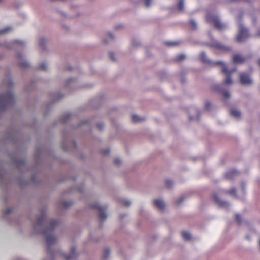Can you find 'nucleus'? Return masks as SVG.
Instances as JSON below:
<instances>
[{"instance_id": "35", "label": "nucleus", "mask_w": 260, "mask_h": 260, "mask_svg": "<svg viewBox=\"0 0 260 260\" xmlns=\"http://www.w3.org/2000/svg\"><path fill=\"white\" fill-rule=\"evenodd\" d=\"M114 162L115 164L116 165H119L120 164L121 162V160L119 158H116L115 160H114Z\"/></svg>"}, {"instance_id": "34", "label": "nucleus", "mask_w": 260, "mask_h": 260, "mask_svg": "<svg viewBox=\"0 0 260 260\" xmlns=\"http://www.w3.org/2000/svg\"><path fill=\"white\" fill-rule=\"evenodd\" d=\"M97 127L99 129L102 130L104 127V125L103 123H98L97 124Z\"/></svg>"}, {"instance_id": "29", "label": "nucleus", "mask_w": 260, "mask_h": 260, "mask_svg": "<svg viewBox=\"0 0 260 260\" xmlns=\"http://www.w3.org/2000/svg\"><path fill=\"white\" fill-rule=\"evenodd\" d=\"M4 212H5V213L6 214H10V213H12V209H11V208H7V209H5V211H4Z\"/></svg>"}, {"instance_id": "20", "label": "nucleus", "mask_w": 260, "mask_h": 260, "mask_svg": "<svg viewBox=\"0 0 260 260\" xmlns=\"http://www.w3.org/2000/svg\"><path fill=\"white\" fill-rule=\"evenodd\" d=\"M121 202L122 203V204L127 206V207H128L131 204H132V202L128 200H126V199H123L121 201Z\"/></svg>"}, {"instance_id": "24", "label": "nucleus", "mask_w": 260, "mask_h": 260, "mask_svg": "<svg viewBox=\"0 0 260 260\" xmlns=\"http://www.w3.org/2000/svg\"><path fill=\"white\" fill-rule=\"evenodd\" d=\"M62 204L66 208L70 207L72 205V203L69 201H63Z\"/></svg>"}, {"instance_id": "43", "label": "nucleus", "mask_w": 260, "mask_h": 260, "mask_svg": "<svg viewBox=\"0 0 260 260\" xmlns=\"http://www.w3.org/2000/svg\"><path fill=\"white\" fill-rule=\"evenodd\" d=\"M15 43H22V42H20L19 41H17V40L15 41Z\"/></svg>"}, {"instance_id": "44", "label": "nucleus", "mask_w": 260, "mask_h": 260, "mask_svg": "<svg viewBox=\"0 0 260 260\" xmlns=\"http://www.w3.org/2000/svg\"><path fill=\"white\" fill-rule=\"evenodd\" d=\"M11 44V43H9V44L7 45V47H8V48H10L11 47V45H10Z\"/></svg>"}, {"instance_id": "47", "label": "nucleus", "mask_w": 260, "mask_h": 260, "mask_svg": "<svg viewBox=\"0 0 260 260\" xmlns=\"http://www.w3.org/2000/svg\"><path fill=\"white\" fill-rule=\"evenodd\" d=\"M216 87L218 88V87H218V85H216Z\"/></svg>"}, {"instance_id": "9", "label": "nucleus", "mask_w": 260, "mask_h": 260, "mask_svg": "<svg viewBox=\"0 0 260 260\" xmlns=\"http://www.w3.org/2000/svg\"><path fill=\"white\" fill-rule=\"evenodd\" d=\"M154 206L159 210L163 211L166 207V204L162 199H155L153 201Z\"/></svg>"}, {"instance_id": "32", "label": "nucleus", "mask_w": 260, "mask_h": 260, "mask_svg": "<svg viewBox=\"0 0 260 260\" xmlns=\"http://www.w3.org/2000/svg\"><path fill=\"white\" fill-rule=\"evenodd\" d=\"M190 23H191L192 27H193V28L196 29L197 27V23L196 22V21L192 20H191Z\"/></svg>"}, {"instance_id": "19", "label": "nucleus", "mask_w": 260, "mask_h": 260, "mask_svg": "<svg viewBox=\"0 0 260 260\" xmlns=\"http://www.w3.org/2000/svg\"><path fill=\"white\" fill-rule=\"evenodd\" d=\"M215 47H217L218 48L222 50H229L230 48L228 47L224 46L223 45H220L219 43H217L215 45Z\"/></svg>"}, {"instance_id": "38", "label": "nucleus", "mask_w": 260, "mask_h": 260, "mask_svg": "<svg viewBox=\"0 0 260 260\" xmlns=\"http://www.w3.org/2000/svg\"><path fill=\"white\" fill-rule=\"evenodd\" d=\"M166 183H167V185L168 186V187H170V186H171V185H172V181H170V180H167V181H166Z\"/></svg>"}, {"instance_id": "12", "label": "nucleus", "mask_w": 260, "mask_h": 260, "mask_svg": "<svg viewBox=\"0 0 260 260\" xmlns=\"http://www.w3.org/2000/svg\"><path fill=\"white\" fill-rule=\"evenodd\" d=\"M231 114L236 118L241 117V113L239 110L237 109H232L231 110Z\"/></svg>"}, {"instance_id": "11", "label": "nucleus", "mask_w": 260, "mask_h": 260, "mask_svg": "<svg viewBox=\"0 0 260 260\" xmlns=\"http://www.w3.org/2000/svg\"><path fill=\"white\" fill-rule=\"evenodd\" d=\"M61 254L62 256V257L66 260L71 259V258H73L76 255L75 248V247L72 248V249L71 250V253L68 256H66L62 253Z\"/></svg>"}, {"instance_id": "25", "label": "nucleus", "mask_w": 260, "mask_h": 260, "mask_svg": "<svg viewBox=\"0 0 260 260\" xmlns=\"http://www.w3.org/2000/svg\"><path fill=\"white\" fill-rule=\"evenodd\" d=\"M224 96L227 99H229L231 96V94L228 91H221Z\"/></svg>"}, {"instance_id": "45", "label": "nucleus", "mask_w": 260, "mask_h": 260, "mask_svg": "<svg viewBox=\"0 0 260 260\" xmlns=\"http://www.w3.org/2000/svg\"><path fill=\"white\" fill-rule=\"evenodd\" d=\"M257 36L260 37V30L257 32Z\"/></svg>"}, {"instance_id": "42", "label": "nucleus", "mask_w": 260, "mask_h": 260, "mask_svg": "<svg viewBox=\"0 0 260 260\" xmlns=\"http://www.w3.org/2000/svg\"><path fill=\"white\" fill-rule=\"evenodd\" d=\"M109 36L111 38V39H113L114 38L113 36L112 35V34H109Z\"/></svg>"}, {"instance_id": "7", "label": "nucleus", "mask_w": 260, "mask_h": 260, "mask_svg": "<svg viewBox=\"0 0 260 260\" xmlns=\"http://www.w3.org/2000/svg\"><path fill=\"white\" fill-rule=\"evenodd\" d=\"M239 77L241 84L246 85L252 84V81L247 74L245 73L240 74Z\"/></svg>"}, {"instance_id": "21", "label": "nucleus", "mask_w": 260, "mask_h": 260, "mask_svg": "<svg viewBox=\"0 0 260 260\" xmlns=\"http://www.w3.org/2000/svg\"><path fill=\"white\" fill-rule=\"evenodd\" d=\"M165 44L168 46H174L177 45L178 43L177 42H167Z\"/></svg>"}, {"instance_id": "3", "label": "nucleus", "mask_w": 260, "mask_h": 260, "mask_svg": "<svg viewBox=\"0 0 260 260\" xmlns=\"http://www.w3.org/2000/svg\"><path fill=\"white\" fill-rule=\"evenodd\" d=\"M15 101V97L11 91L0 95V110L6 107Z\"/></svg>"}, {"instance_id": "33", "label": "nucleus", "mask_w": 260, "mask_h": 260, "mask_svg": "<svg viewBox=\"0 0 260 260\" xmlns=\"http://www.w3.org/2000/svg\"><path fill=\"white\" fill-rule=\"evenodd\" d=\"M236 220H237V221L240 223L241 222V217L238 214H237L236 215Z\"/></svg>"}, {"instance_id": "2", "label": "nucleus", "mask_w": 260, "mask_h": 260, "mask_svg": "<svg viewBox=\"0 0 260 260\" xmlns=\"http://www.w3.org/2000/svg\"><path fill=\"white\" fill-rule=\"evenodd\" d=\"M215 64H220L221 66V72L225 74L226 78L223 81V83L225 84L231 85L233 83V80L231 78V75L236 71V68H234L232 70H229L225 64L221 61H217L214 63Z\"/></svg>"}, {"instance_id": "18", "label": "nucleus", "mask_w": 260, "mask_h": 260, "mask_svg": "<svg viewBox=\"0 0 260 260\" xmlns=\"http://www.w3.org/2000/svg\"><path fill=\"white\" fill-rule=\"evenodd\" d=\"M224 192L230 194L231 196L234 197L235 198H237V195L236 192V189L233 188L231 190L225 191Z\"/></svg>"}, {"instance_id": "40", "label": "nucleus", "mask_w": 260, "mask_h": 260, "mask_svg": "<svg viewBox=\"0 0 260 260\" xmlns=\"http://www.w3.org/2000/svg\"><path fill=\"white\" fill-rule=\"evenodd\" d=\"M241 189H242V191L244 193V192H245V191H244V184H243V183H242V188H241Z\"/></svg>"}, {"instance_id": "16", "label": "nucleus", "mask_w": 260, "mask_h": 260, "mask_svg": "<svg viewBox=\"0 0 260 260\" xmlns=\"http://www.w3.org/2000/svg\"><path fill=\"white\" fill-rule=\"evenodd\" d=\"M13 30L11 27H7L5 28L0 29V35H4L7 34Z\"/></svg>"}, {"instance_id": "15", "label": "nucleus", "mask_w": 260, "mask_h": 260, "mask_svg": "<svg viewBox=\"0 0 260 260\" xmlns=\"http://www.w3.org/2000/svg\"><path fill=\"white\" fill-rule=\"evenodd\" d=\"M144 118L140 117L139 116L134 114L132 116V120L134 122H139L144 120Z\"/></svg>"}, {"instance_id": "6", "label": "nucleus", "mask_w": 260, "mask_h": 260, "mask_svg": "<svg viewBox=\"0 0 260 260\" xmlns=\"http://www.w3.org/2000/svg\"><path fill=\"white\" fill-rule=\"evenodd\" d=\"M18 62L22 68H27L29 67V63L25 59L23 55L20 53L18 54Z\"/></svg>"}, {"instance_id": "48", "label": "nucleus", "mask_w": 260, "mask_h": 260, "mask_svg": "<svg viewBox=\"0 0 260 260\" xmlns=\"http://www.w3.org/2000/svg\"><path fill=\"white\" fill-rule=\"evenodd\" d=\"M109 153V151H107V152H106V154H108Z\"/></svg>"}, {"instance_id": "27", "label": "nucleus", "mask_w": 260, "mask_h": 260, "mask_svg": "<svg viewBox=\"0 0 260 260\" xmlns=\"http://www.w3.org/2000/svg\"><path fill=\"white\" fill-rule=\"evenodd\" d=\"M178 7L180 10H184V3L182 1H181L178 5Z\"/></svg>"}, {"instance_id": "39", "label": "nucleus", "mask_w": 260, "mask_h": 260, "mask_svg": "<svg viewBox=\"0 0 260 260\" xmlns=\"http://www.w3.org/2000/svg\"><path fill=\"white\" fill-rule=\"evenodd\" d=\"M231 173H234V171H232V172H229L228 173H227L226 176H227V177H228V178H230V176H229V175H230V174Z\"/></svg>"}, {"instance_id": "41", "label": "nucleus", "mask_w": 260, "mask_h": 260, "mask_svg": "<svg viewBox=\"0 0 260 260\" xmlns=\"http://www.w3.org/2000/svg\"><path fill=\"white\" fill-rule=\"evenodd\" d=\"M73 80H74V79H72V78L69 79L68 80V81H67V84H69V82L70 81H73Z\"/></svg>"}, {"instance_id": "8", "label": "nucleus", "mask_w": 260, "mask_h": 260, "mask_svg": "<svg viewBox=\"0 0 260 260\" xmlns=\"http://www.w3.org/2000/svg\"><path fill=\"white\" fill-rule=\"evenodd\" d=\"M99 211V218L101 220H104L107 218V215L105 212L106 208L102 207L99 205H96L93 207Z\"/></svg>"}, {"instance_id": "1", "label": "nucleus", "mask_w": 260, "mask_h": 260, "mask_svg": "<svg viewBox=\"0 0 260 260\" xmlns=\"http://www.w3.org/2000/svg\"><path fill=\"white\" fill-rule=\"evenodd\" d=\"M45 223L47 224V226L43 230V234L46 243L50 245L57 241V238L54 235L53 230L58 225V222L55 220L48 219L44 211L41 212L33 225L34 232H38L42 225Z\"/></svg>"}, {"instance_id": "46", "label": "nucleus", "mask_w": 260, "mask_h": 260, "mask_svg": "<svg viewBox=\"0 0 260 260\" xmlns=\"http://www.w3.org/2000/svg\"><path fill=\"white\" fill-rule=\"evenodd\" d=\"M190 119H198V117H196V118L190 117Z\"/></svg>"}, {"instance_id": "49", "label": "nucleus", "mask_w": 260, "mask_h": 260, "mask_svg": "<svg viewBox=\"0 0 260 260\" xmlns=\"http://www.w3.org/2000/svg\"><path fill=\"white\" fill-rule=\"evenodd\" d=\"M3 0H0V2H2Z\"/></svg>"}, {"instance_id": "30", "label": "nucleus", "mask_w": 260, "mask_h": 260, "mask_svg": "<svg viewBox=\"0 0 260 260\" xmlns=\"http://www.w3.org/2000/svg\"><path fill=\"white\" fill-rule=\"evenodd\" d=\"M110 251L108 249H106L104 252V257L105 258H107L108 255L109 254Z\"/></svg>"}, {"instance_id": "4", "label": "nucleus", "mask_w": 260, "mask_h": 260, "mask_svg": "<svg viewBox=\"0 0 260 260\" xmlns=\"http://www.w3.org/2000/svg\"><path fill=\"white\" fill-rule=\"evenodd\" d=\"M249 37L248 30L241 23L239 24V33L236 37V41L239 43L243 42Z\"/></svg>"}, {"instance_id": "14", "label": "nucleus", "mask_w": 260, "mask_h": 260, "mask_svg": "<svg viewBox=\"0 0 260 260\" xmlns=\"http://www.w3.org/2000/svg\"><path fill=\"white\" fill-rule=\"evenodd\" d=\"M182 236L183 238L186 241H190L191 239V236L188 232H183L182 233Z\"/></svg>"}, {"instance_id": "26", "label": "nucleus", "mask_w": 260, "mask_h": 260, "mask_svg": "<svg viewBox=\"0 0 260 260\" xmlns=\"http://www.w3.org/2000/svg\"><path fill=\"white\" fill-rule=\"evenodd\" d=\"M205 108L207 110H209L210 107H211V104L209 101H206L205 103Z\"/></svg>"}, {"instance_id": "37", "label": "nucleus", "mask_w": 260, "mask_h": 260, "mask_svg": "<svg viewBox=\"0 0 260 260\" xmlns=\"http://www.w3.org/2000/svg\"><path fill=\"white\" fill-rule=\"evenodd\" d=\"M184 200V199L181 198L180 199H178L177 201V204H180Z\"/></svg>"}, {"instance_id": "13", "label": "nucleus", "mask_w": 260, "mask_h": 260, "mask_svg": "<svg viewBox=\"0 0 260 260\" xmlns=\"http://www.w3.org/2000/svg\"><path fill=\"white\" fill-rule=\"evenodd\" d=\"M233 60L235 63H242L245 59L241 55L237 54L233 56Z\"/></svg>"}, {"instance_id": "31", "label": "nucleus", "mask_w": 260, "mask_h": 260, "mask_svg": "<svg viewBox=\"0 0 260 260\" xmlns=\"http://www.w3.org/2000/svg\"><path fill=\"white\" fill-rule=\"evenodd\" d=\"M145 2V5L147 7H150L151 5V0H144Z\"/></svg>"}, {"instance_id": "36", "label": "nucleus", "mask_w": 260, "mask_h": 260, "mask_svg": "<svg viewBox=\"0 0 260 260\" xmlns=\"http://www.w3.org/2000/svg\"><path fill=\"white\" fill-rule=\"evenodd\" d=\"M109 56L110 57V58H111L112 60H115V58H114V53H112V52H110L109 53Z\"/></svg>"}, {"instance_id": "22", "label": "nucleus", "mask_w": 260, "mask_h": 260, "mask_svg": "<svg viewBox=\"0 0 260 260\" xmlns=\"http://www.w3.org/2000/svg\"><path fill=\"white\" fill-rule=\"evenodd\" d=\"M40 68L43 70H46L47 69V64L45 62H42L40 66Z\"/></svg>"}, {"instance_id": "5", "label": "nucleus", "mask_w": 260, "mask_h": 260, "mask_svg": "<svg viewBox=\"0 0 260 260\" xmlns=\"http://www.w3.org/2000/svg\"><path fill=\"white\" fill-rule=\"evenodd\" d=\"M206 20L209 22H213L214 25L219 30H221L224 27V25L220 22L216 17L208 15L206 16Z\"/></svg>"}, {"instance_id": "17", "label": "nucleus", "mask_w": 260, "mask_h": 260, "mask_svg": "<svg viewBox=\"0 0 260 260\" xmlns=\"http://www.w3.org/2000/svg\"><path fill=\"white\" fill-rule=\"evenodd\" d=\"M201 59L204 62L207 63L210 62V60L208 59L204 52H202L201 54Z\"/></svg>"}, {"instance_id": "10", "label": "nucleus", "mask_w": 260, "mask_h": 260, "mask_svg": "<svg viewBox=\"0 0 260 260\" xmlns=\"http://www.w3.org/2000/svg\"><path fill=\"white\" fill-rule=\"evenodd\" d=\"M214 200L216 201L217 204L221 207L228 208L230 206V204L226 202L222 201L219 199L218 194L217 193H214L213 195Z\"/></svg>"}, {"instance_id": "23", "label": "nucleus", "mask_w": 260, "mask_h": 260, "mask_svg": "<svg viewBox=\"0 0 260 260\" xmlns=\"http://www.w3.org/2000/svg\"><path fill=\"white\" fill-rule=\"evenodd\" d=\"M46 40L44 38H41L39 40V44H40V45L43 47L46 43Z\"/></svg>"}, {"instance_id": "28", "label": "nucleus", "mask_w": 260, "mask_h": 260, "mask_svg": "<svg viewBox=\"0 0 260 260\" xmlns=\"http://www.w3.org/2000/svg\"><path fill=\"white\" fill-rule=\"evenodd\" d=\"M185 58V55L184 54H180L177 56V60H182Z\"/></svg>"}]
</instances>
